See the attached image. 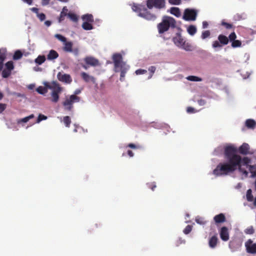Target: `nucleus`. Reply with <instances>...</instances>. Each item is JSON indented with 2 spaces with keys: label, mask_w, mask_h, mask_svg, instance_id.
Returning a JSON list of instances; mask_svg holds the SVG:
<instances>
[{
  "label": "nucleus",
  "mask_w": 256,
  "mask_h": 256,
  "mask_svg": "<svg viewBox=\"0 0 256 256\" xmlns=\"http://www.w3.org/2000/svg\"><path fill=\"white\" fill-rule=\"evenodd\" d=\"M236 148L232 145H228L224 147V156L225 162L219 163L213 170V174L216 176H226L236 170L242 173L245 177H248V172L242 168V166L248 168L251 173V177L256 176V165H250L251 160L248 157L242 158L236 154Z\"/></svg>",
  "instance_id": "1"
},
{
  "label": "nucleus",
  "mask_w": 256,
  "mask_h": 256,
  "mask_svg": "<svg viewBox=\"0 0 256 256\" xmlns=\"http://www.w3.org/2000/svg\"><path fill=\"white\" fill-rule=\"evenodd\" d=\"M112 60L114 64V71L116 72H120V80L122 82L124 81L130 66L122 61V56L120 54H114L112 55Z\"/></svg>",
  "instance_id": "2"
},
{
  "label": "nucleus",
  "mask_w": 256,
  "mask_h": 256,
  "mask_svg": "<svg viewBox=\"0 0 256 256\" xmlns=\"http://www.w3.org/2000/svg\"><path fill=\"white\" fill-rule=\"evenodd\" d=\"M157 27L159 34H162L168 31L170 28H176V21L173 18L165 16H163L162 22L158 24Z\"/></svg>",
  "instance_id": "3"
},
{
  "label": "nucleus",
  "mask_w": 256,
  "mask_h": 256,
  "mask_svg": "<svg viewBox=\"0 0 256 256\" xmlns=\"http://www.w3.org/2000/svg\"><path fill=\"white\" fill-rule=\"evenodd\" d=\"M80 100V98L76 95H71L68 98H66L65 100L62 102L64 110L70 111L73 108V104L74 102H78Z\"/></svg>",
  "instance_id": "4"
},
{
  "label": "nucleus",
  "mask_w": 256,
  "mask_h": 256,
  "mask_svg": "<svg viewBox=\"0 0 256 256\" xmlns=\"http://www.w3.org/2000/svg\"><path fill=\"white\" fill-rule=\"evenodd\" d=\"M146 5L148 9L154 8L156 9H162L166 7L165 0H146Z\"/></svg>",
  "instance_id": "5"
},
{
  "label": "nucleus",
  "mask_w": 256,
  "mask_h": 256,
  "mask_svg": "<svg viewBox=\"0 0 256 256\" xmlns=\"http://www.w3.org/2000/svg\"><path fill=\"white\" fill-rule=\"evenodd\" d=\"M197 16V12L194 9L186 8L184 12L183 18L187 21L195 20Z\"/></svg>",
  "instance_id": "6"
},
{
  "label": "nucleus",
  "mask_w": 256,
  "mask_h": 256,
  "mask_svg": "<svg viewBox=\"0 0 256 256\" xmlns=\"http://www.w3.org/2000/svg\"><path fill=\"white\" fill-rule=\"evenodd\" d=\"M62 91V88L60 85H56V87L52 90L51 93V101L54 102H57L60 98V94Z\"/></svg>",
  "instance_id": "7"
},
{
  "label": "nucleus",
  "mask_w": 256,
  "mask_h": 256,
  "mask_svg": "<svg viewBox=\"0 0 256 256\" xmlns=\"http://www.w3.org/2000/svg\"><path fill=\"white\" fill-rule=\"evenodd\" d=\"M138 16L148 20H154L156 16L151 13L146 8H143L142 12L138 14Z\"/></svg>",
  "instance_id": "8"
},
{
  "label": "nucleus",
  "mask_w": 256,
  "mask_h": 256,
  "mask_svg": "<svg viewBox=\"0 0 256 256\" xmlns=\"http://www.w3.org/2000/svg\"><path fill=\"white\" fill-rule=\"evenodd\" d=\"M246 250L248 253L256 254V243H254L251 239L248 240L245 243Z\"/></svg>",
  "instance_id": "9"
},
{
  "label": "nucleus",
  "mask_w": 256,
  "mask_h": 256,
  "mask_svg": "<svg viewBox=\"0 0 256 256\" xmlns=\"http://www.w3.org/2000/svg\"><path fill=\"white\" fill-rule=\"evenodd\" d=\"M237 149V152H238L240 154L243 155H246L248 154H252L254 152H250V147L248 144L247 143H243L242 145H241ZM238 154V152H236Z\"/></svg>",
  "instance_id": "10"
},
{
  "label": "nucleus",
  "mask_w": 256,
  "mask_h": 256,
  "mask_svg": "<svg viewBox=\"0 0 256 256\" xmlns=\"http://www.w3.org/2000/svg\"><path fill=\"white\" fill-rule=\"evenodd\" d=\"M220 238L224 242L228 241L230 238V234L228 228L226 226H222L220 230Z\"/></svg>",
  "instance_id": "11"
},
{
  "label": "nucleus",
  "mask_w": 256,
  "mask_h": 256,
  "mask_svg": "<svg viewBox=\"0 0 256 256\" xmlns=\"http://www.w3.org/2000/svg\"><path fill=\"white\" fill-rule=\"evenodd\" d=\"M84 61L87 65L92 66H98L100 64L98 60L92 56L86 57Z\"/></svg>",
  "instance_id": "12"
},
{
  "label": "nucleus",
  "mask_w": 256,
  "mask_h": 256,
  "mask_svg": "<svg viewBox=\"0 0 256 256\" xmlns=\"http://www.w3.org/2000/svg\"><path fill=\"white\" fill-rule=\"evenodd\" d=\"M58 80L66 83H70L72 81L70 76L68 74H62L60 72L57 75Z\"/></svg>",
  "instance_id": "13"
},
{
  "label": "nucleus",
  "mask_w": 256,
  "mask_h": 256,
  "mask_svg": "<svg viewBox=\"0 0 256 256\" xmlns=\"http://www.w3.org/2000/svg\"><path fill=\"white\" fill-rule=\"evenodd\" d=\"M172 41L176 46L180 47L184 44L185 40L182 38L180 33H177L176 36L173 38Z\"/></svg>",
  "instance_id": "14"
},
{
  "label": "nucleus",
  "mask_w": 256,
  "mask_h": 256,
  "mask_svg": "<svg viewBox=\"0 0 256 256\" xmlns=\"http://www.w3.org/2000/svg\"><path fill=\"white\" fill-rule=\"evenodd\" d=\"M80 76L82 78V80L86 82H91L92 83L94 84L96 82V79L95 78L91 76H90L87 73L85 72H82L80 74Z\"/></svg>",
  "instance_id": "15"
},
{
  "label": "nucleus",
  "mask_w": 256,
  "mask_h": 256,
  "mask_svg": "<svg viewBox=\"0 0 256 256\" xmlns=\"http://www.w3.org/2000/svg\"><path fill=\"white\" fill-rule=\"evenodd\" d=\"M214 220L216 224L222 223L226 220V218L224 214H220L215 216L214 218Z\"/></svg>",
  "instance_id": "16"
},
{
  "label": "nucleus",
  "mask_w": 256,
  "mask_h": 256,
  "mask_svg": "<svg viewBox=\"0 0 256 256\" xmlns=\"http://www.w3.org/2000/svg\"><path fill=\"white\" fill-rule=\"evenodd\" d=\"M130 6H131L132 10L134 12H137L138 14L142 12L143 8H142L143 6L142 4L134 2L132 4H130Z\"/></svg>",
  "instance_id": "17"
},
{
  "label": "nucleus",
  "mask_w": 256,
  "mask_h": 256,
  "mask_svg": "<svg viewBox=\"0 0 256 256\" xmlns=\"http://www.w3.org/2000/svg\"><path fill=\"white\" fill-rule=\"evenodd\" d=\"M218 242V238L216 236L214 235L211 237L208 241V245L210 248H214L216 247Z\"/></svg>",
  "instance_id": "18"
},
{
  "label": "nucleus",
  "mask_w": 256,
  "mask_h": 256,
  "mask_svg": "<svg viewBox=\"0 0 256 256\" xmlns=\"http://www.w3.org/2000/svg\"><path fill=\"white\" fill-rule=\"evenodd\" d=\"M58 54L54 50H52L50 51L47 56V59L48 60H53L56 59L58 57Z\"/></svg>",
  "instance_id": "19"
},
{
  "label": "nucleus",
  "mask_w": 256,
  "mask_h": 256,
  "mask_svg": "<svg viewBox=\"0 0 256 256\" xmlns=\"http://www.w3.org/2000/svg\"><path fill=\"white\" fill-rule=\"evenodd\" d=\"M64 46L63 47L64 51L66 52H70L72 51L73 44L72 42H64Z\"/></svg>",
  "instance_id": "20"
},
{
  "label": "nucleus",
  "mask_w": 256,
  "mask_h": 256,
  "mask_svg": "<svg viewBox=\"0 0 256 256\" xmlns=\"http://www.w3.org/2000/svg\"><path fill=\"white\" fill-rule=\"evenodd\" d=\"M68 9L67 8L66 6H64L62 8V11L61 12L60 14V16L58 18V22H62L64 20V17L66 16H68Z\"/></svg>",
  "instance_id": "21"
},
{
  "label": "nucleus",
  "mask_w": 256,
  "mask_h": 256,
  "mask_svg": "<svg viewBox=\"0 0 256 256\" xmlns=\"http://www.w3.org/2000/svg\"><path fill=\"white\" fill-rule=\"evenodd\" d=\"M218 38L222 46L226 45L228 43V38L223 34H220Z\"/></svg>",
  "instance_id": "22"
},
{
  "label": "nucleus",
  "mask_w": 256,
  "mask_h": 256,
  "mask_svg": "<svg viewBox=\"0 0 256 256\" xmlns=\"http://www.w3.org/2000/svg\"><path fill=\"white\" fill-rule=\"evenodd\" d=\"M246 126L249 128L254 129L256 127V122L252 119H248L246 121Z\"/></svg>",
  "instance_id": "23"
},
{
  "label": "nucleus",
  "mask_w": 256,
  "mask_h": 256,
  "mask_svg": "<svg viewBox=\"0 0 256 256\" xmlns=\"http://www.w3.org/2000/svg\"><path fill=\"white\" fill-rule=\"evenodd\" d=\"M170 12L172 14L178 18L180 16V12L178 8L172 7L170 8Z\"/></svg>",
  "instance_id": "24"
},
{
  "label": "nucleus",
  "mask_w": 256,
  "mask_h": 256,
  "mask_svg": "<svg viewBox=\"0 0 256 256\" xmlns=\"http://www.w3.org/2000/svg\"><path fill=\"white\" fill-rule=\"evenodd\" d=\"M44 86L45 88H46V90L50 89V90H54L56 87V85H58L59 84L56 82H52L51 84H50L48 82H46L44 84Z\"/></svg>",
  "instance_id": "25"
},
{
  "label": "nucleus",
  "mask_w": 256,
  "mask_h": 256,
  "mask_svg": "<svg viewBox=\"0 0 256 256\" xmlns=\"http://www.w3.org/2000/svg\"><path fill=\"white\" fill-rule=\"evenodd\" d=\"M82 19L83 20H84L88 22H94L93 16L91 14H86L82 16Z\"/></svg>",
  "instance_id": "26"
},
{
  "label": "nucleus",
  "mask_w": 256,
  "mask_h": 256,
  "mask_svg": "<svg viewBox=\"0 0 256 256\" xmlns=\"http://www.w3.org/2000/svg\"><path fill=\"white\" fill-rule=\"evenodd\" d=\"M34 114H32L30 115L29 116H26V117H25L24 118H21V119H19L17 120V122L18 124H20V123H22V122H28L32 118H34Z\"/></svg>",
  "instance_id": "27"
},
{
  "label": "nucleus",
  "mask_w": 256,
  "mask_h": 256,
  "mask_svg": "<svg viewBox=\"0 0 256 256\" xmlns=\"http://www.w3.org/2000/svg\"><path fill=\"white\" fill-rule=\"evenodd\" d=\"M196 27L193 25L190 26L187 30L188 33L191 36H194L196 33Z\"/></svg>",
  "instance_id": "28"
},
{
  "label": "nucleus",
  "mask_w": 256,
  "mask_h": 256,
  "mask_svg": "<svg viewBox=\"0 0 256 256\" xmlns=\"http://www.w3.org/2000/svg\"><path fill=\"white\" fill-rule=\"evenodd\" d=\"M46 60V58L44 56H38L35 60V62L38 64H42Z\"/></svg>",
  "instance_id": "29"
},
{
  "label": "nucleus",
  "mask_w": 256,
  "mask_h": 256,
  "mask_svg": "<svg viewBox=\"0 0 256 256\" xmlns=\"http://www.w3.org/2000/svg\"><path fill=\"white\" fill-rule=\"evenodd\" d=\"M36 90L38 94H44L48 92L46 88H45L42 86H39L38 88H37Z\"/></svg>",
  "instance_id": "30"
},
{
  "label": "nucleus",
  "mask_w": 256,
  "mask_h": 256,
  "mask_svg": "<svg viewBox=\"0 0 256 256\" xmlns=\"http://www.w3.org/2000/svg\"><path fill=\"white\" fill-rule=\"evenodd\" d=\"M82 28L85 30H90L92 29V26L90 22H84L82 24Z\"/></svg>",
  "instance_id": "31"
},
{
  "label": "nucleus",
  "mask_w": 256,
  "mask_h": 256,
  "mask_svg": "<svg viewBox=\"0 0 256 256\" xmlns=\"http://www.w3.org/2000/svg\"><path fill=\"white\" fill-rule=\"evenodd\" d=\"M22 56V52L19 50H18L15 52L14 56H13V59L14 60H18L20 59Z\"/></svg>",
  "instance_id": "32"
},
{
  "label": "nucleus",
  "mask_w": 256,
  "mask_h": 256,
  "mask_svg": "<svg viewBox=\"0 0 256 256\" xmlns=\"http://www.w3.org/2000/svg\"><path fill=\"white\" fill-rule=\"evenodd\" d=\"M180 48L184 49L186 51H191L192 50V46L190 44L186 43V41L184 42V44H182V46Z\"/></svg>",
  "instance_id": "33"
},
{
  "label": "nucleus",
  "mask_w": 256,
  "mask_h": 256,
  "mask_svg": "<svg viewBox=\"0 0 256 256\" xmlns=\"http://www.w3.org/2000/svg\"><path fill=\"white\" fill-rule=\"evenodd\" d=\"M246 199L248 202H252L254 200V197L252 194V192L250 189H249L246 192Z\"/></svg>",
  "instance_id": "34"
},
{
  "label": "nucleus",
  "mask_w": 256,
  "mask_h": 256,
  "mask_svg": "<svg viewBox=\"0 0 256 256\" xmlns=\"http://www.w3.org/2000/svg\"><path fill=\"white\" fill-rule=\"evenodd\" d=\"M68 16L74 22H77L78 20V18L75 14L69 12Z\"/></svg>",
  "instance_id": "35"
},
{
  "label": "nucleus",
  "mask_w": 256,
  "mask_h": 256,
  "mask_svg": "<svg viewBox=\"0 0 256 256\" xmlns=\"http://www.w3.org/2000/svg\"><path fill=\"white\" fill-rule=\"evenodd\" d=\"M5 66H6V69L8 70H10V71H12L14 68V64L12 61H9L8 62H7Z\"/></svg>",
  "instance_id": "36"
},
{
  "label": "nucleus",
  "mask_w": 256,
  "mask_h": 256,
  "mask_svg": "<svg viewBox=\"0 0 256 256\" xmlns=\"http://www.w3.org/2000/svg\"><path fill=\"white\" fill-rule=\"evenodd\" d=\"M64 122L66 127H69L71 123V120L68 116H66L64 118Z\"/></svg>",
  "instance_id": "37"
},
{
  "label": "nucleus",
  "mask_w": 256,
  "mask_h": 256,
  "mask_svg": "<svg viewBox=\"0 0 256 256\" xmlns=\"http://www.w3.org/2000/svg\"><path fill=\"white\" fill-rule=\"evenodd\" d=\"M187 79L189 80L193 81V82H200L202 80L201 78L196 76H188L187 78Z\"/></svg>",
  "instance_id": "38"
},
{
  "label": "nucleus",
  "mask_w": 256,
  "mask_h": 256,
  "mask_svg": "<svg viewBox=\"0 0 256 256\" xmlns=\"http://www.w3.org/2000/svg\"><path fill=\"white\" fill-rule=\"evenodd\" d=\"M11 72L10 70H7V69H4L2 71V76L3 78H8L11 74Z\"/></svg>",
  "instance_id": "39"
},
{
  "label": "nucleus",
  "mask_w": 256,
  "mask_h": 256,
  "mask_svg": "<svg viewBox=\"0 0 256 256\" xmlns=\"http://www.w3.org/2000/svg\"><path fill=\"white\" fill-rule=\"evenodd\" d=\"M242 45V42L239 40H236L232 41V48H238L240 47Z\"/></svg>",
  "instance_id": "40"
},
{
  "label": "nucleus",
  "mask_w": 256,
  "mask_h": 256,
  "mask_svg": "<svg viewBox=\"0 0 256 256\" xmlns=\"http://www.w3.org/2000/svg\"><path fill=\"white\" fill-rule=\"evenodd\" d=\"M244 232L246 234H252L254 232V230L252 226H250L246 228Z\"/></svg>",
  "instance_id": "41"
},
{
  "label": "nucleus",
  "mask_w": 256,
  "mask_h": 256,
  "mask_svg": "<svg viewBox=\"0 0 256 256\" xmlns=\"http://www.w3.org/2000/svg\"><path fill=\"white\" fill-rule=\"evenodd\" d=\"M222 25L224 26L226 29L234 28V26L232 24L224 22H222Z\"/></svg>",
  "instance_id": "42"
},
{
  "label": "nucleus",
  "mask_w": 256,
  "mask_h": 256,
  "mask_svg": "<svg viewBox=\"0 0 256 256\" xmlns=\"http://www.w3.org/2000/svg\"><path fill=\"white\" fill-rule=\"evenodd\" d=\"M212 46L214 48H220L222 47V45L220 43L219 40H215L213 42V43L212 44Z\"/></svg>",
  "instance_id": "43"
},
{
  "label": "nucleus",
  "mask_w": 256,
  "mask_h": 256,
  "mask_svg": "<svg viewBox=\"0 0 256 256\" xmlns=\"http://www.w3.org/2000/svg\"><path fill=\"white\" fill-rule=\"evenodd\" d=\"M55 37L58 38L59 40L64 42L66 40V38L64 36H63L60 34H56L55 35Z\"/></svg>",
  "instance_id": "44"
},
{
  "label": "nucleus",
  "mask_w": 256,
  "mask_h": 256,
  "mask_svg": "<svg viewBox=\"0 0 256 256\" xmlns=\"http://www.w3.org/2000/svg\"><path fill=\"white\" fill-rule=\"evenodd\" d=\"M210 32L209 30H205L202 32V39H205L210 36Z\"/></svg>",
  "instance_id": "45"
},
{
  "label": "nucleus",
  "mask_w": 256,
  "mask_h": 256,
  "mask_svg": "<svg viewBox=\"0 0 256 256\" xmlns=\"http://www.w3.org/2000/svg\"><path fill=\"white\" fill-rule=\"evenodd\" d=\"M47 119V116L44 115V114H40L38 116V118L36 120V123H39L42 120H46Z\"/></svg>",
  "instance_id": "46"
},
{
  "label": "nucleus",
  "mask_w": 256,
  "mask_h": 256,
  "mask_svg": "<svg viewBox=\"0 0 256 256\" xmlns=\"http://www.w3.org/2000/svg\"><path fill=\"white\" fill-rule=\"evenodd\" d=\"M236 38V33L234 32H232L228 36V41L232 42V41L234 40Z\"/></svg>",
  "instance_id": "47"
},
{
  "label": "nucleus",
  "mask_w": 256,
  "mask_h": 256,
  "mask_svg": "<svg viewBox=\"0 0 256 256\" xmlns=\"http://www.w3.org/2000/svg\"><path fill=\"white\" fill-rule=\"evenodd\" d=\"M192 226L190 225H188L185 228L183 232L184 234H188L189 233H190V232L192 231Z\"/></svg>",
  "instance_id": "48"
},
{
  "label": "nucleus",
  "mask_w": 256,
  "mask_h": 256,
  "mask_svg": "<svg viewBox=\"0 0 256 256\" xmlns=\"http://www.w3.org/2000/svg\"><path fill=\"white\" fill-rule=\"evenodd\" d=\"M196 222L200 224H206V222L204 220V218L200 217L196 218Z\"/></svg>",
  "instance_id": "49"
},
{
  "label": "nucleus",
  "mask_w": 256,
  "mask_h": 256,
  "mask_svg": "<svg viewBox=\"0 0 256 256\" xmlns=\"http://www.w3.org/2000/svg\"><path fill=\"white\" fill-rule=\"evenodd\" d=\"M168 2L172 5H179L181 4V0H168Z\"/></svg>",
  "instance_id": "50"
},
{
  "label": "nucleus",
  "mask_w": 256,
  "mask_h": 256,
  "mask_svg": "<svg viewBox=\"0 0 256 256\" xmlns=\"http://www.w3.org/2000/svg\"><path fill=\"white\" fill-rule=\"evenodd\" d=\"M147 186L148 188H150L152 190H154V188H156V184L154 182L148 183Z\"/></svg>",
  "instance_id": "51"
},
{
  "label": "nucleus",
  "mask_w": 256,
  "mask_h": 256,
  "mask_svg": "<svg viewBox=\"0 0 256 256\" xmlns=\"http://www.w3.org/2000/svg\"><path fill=\"white\" fill-rule=\"evenodd\" d=\"M156 70V68L154 66H151L148 68V70L150 72L151 74L149 76V78H151L152 74H154Z\"/></svg>",
  "instance_id": "52"
},
{
  "label": "nucleus",
  "mask_w": 256,
  "mask_h": 256,
  "mask_svg": "<svg viewBox=\"0 0 256 256\" xmlns=\"http://www.w3.org/2000/svg\"><path fill=\"white\" fill-rule=\"evenodd\" d=\"M36 15L40 21H43L46 18V15L44 13H38Z\"/></svg>",
  "instance_id": "53"
},
{
  "label": "nucleus",
  "mask_w": 256,
  "mask_h": 256,
  "mask_svg": "<svg viewBox=\"0 0 256 256\" xmlns=\"http://www.w3.org/2000/svg\"><path fill=\"white\" fill-rule=\"evenodd\" d=\"M147 72L146 70H142V69H138L137 70L135 73L137 74H144Z\"/></svg>",
  "instance_id": "54"
},
{
  "label": "nucleus",
  "mask_w": 256,
  "mask_h": 256,
  "mask_svg": "<svg viewBox=\"0 0 256 256\" xmlns=\"http://www.w3.org/2000/svg\"><path fill=\"white\" fill-rule=\"evenodd\" d=\"M6 104H0V114H2L6 108Z\"/></svg>",
  "instance_id": "55"
},
{
  "label": "nucleus",
  "mask_w": 256,
  "mask_h": 256,
  "mask_svg": "<svg viewBox=\"0 0 256 256\" xmlns=\"http://www.w3.org/2000/svg\"><path fill=\"white\" fill-rule=\"evenodd\" d=\"M70 52H72L74 55L77 56L79 54V49L78 48H72V51Z\"/></svg>",
  "instance_id": "56"
},
{
  "label": "nucleus",
  "mask_w": 256,
  "mask_h": 256,
  "mask_svg": "<svg viewBox=\"0 0 256 256\" xmlns=\"http://www.w3.org/2000/svg\"><path fill=\"white\" fill-rule=\"evenodd\" d=\"M128 146L130 148H134V149H136V148H138V146H136L134 144H129L128 145Z\"/></svg>",
  "instance_id": "57"
},
{
  "label": "nucleus",
  "mask_w": 256,
  "mask_h": 256,
  "mask_svg": "<svg viewBox=\"0 0 256 256\" xmlns=\"http://www.w3.org/2000/svg\"><path fill=\"white\" fill-rule=\"evenodd\" d=\"M198 104L200 106H204L206 104V102L204 100L200 99L198 100Z\"/></svg>",
  "instance_id": "58"
},
{
  "label": "nucleus",
  "mask_w": 256,
  "mask_h": 256,
  "mask_svg": "<svg viewBox=\"0 0 256 256\" xmlns=\"http://www.w3.org/2000/svg\"><path fill=\"white\" fill-rule=\"evenodd\" d=\"M42 0V6L48 5L49 4L50 1V0Z\"/></svg>",
  "instance_id": "59"
},
{
  "label": "nucleus",
  "mask_w": 256,
  "mask_h": 256,
  "mask_svg": "<svg viewBox=\"0 0 256 256\" xmlns=\"http://www.w3.org/2000/svg\"><path fill=\"white\" fill-rule=\"evenodd\" d=\"M31 10L32 12H34L35 14H38V9L36 8H31Z\"/></svg>",
  "instance_id": "60"
},
{
  "label": "nucleus",
  "mask_w": 256,
  "mask_h": 256,
  "mask_svg": "<svg viewBox=\"0 0 256 256\" xmlns=\"http://www.w3.org/2000/svg\"><path fill=\"white\" fill-rule=\"evenodd\" d=\"M186 111L188 113H192L194 112V108L192 107H188L187 108Z\"/></svg>",
  "instance_id": "61"
},
{
  "label": "nucleus",
  "mask_w": 256,
  "mask_h": 256,
  "mask_svg": "<svg viewBox=\"0 0 256 256\" xmlns=\"http://www.w3.org/2000/svg\"><path fill=\"white\" fill-rule=\"evenodd\" d=\"M24 2L26 3L28 5H31L32 4L33 0H22Z\"/></svg>",
  "instance_id": "62"
},
{
  "label": "nucleus",
  "mask_w": 256,
  "mask_h": 256,
  "mask_svg": "<svg viewBox=\"0 0 256 256\" xmlns=\"http://www.w3.org/2000/svg\"><path fill=\"white\" fill-rule=\"evenodd\" d=\"M128 154L130 157H132L134 156L133 152L131 150H128L127 152Z\"/></svg>",
  "instance_id": "63"
},
{
  "label": "nucleus",
  "mask_w": 256,
  "mask_h": 256,
  "mask_svg": "<svg viewBox=\"0 0 256 256\" xmlns=\"http://www.w3.org/2000/svg\"><path fill=\"white\" fill-rule=\"evenodd\" d=\"M208 23L204 21V22H202V27H203V28H206L208 27Z\"/></svg>",
  "instance_id": "64"
}]
</instances>
